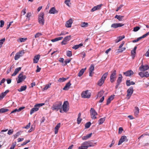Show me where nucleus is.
Instances as JSON below:
<instances>
[{
    "mask_svg": "<svg viewBox=\"0 0 149 149\" xmlns=\"http://www.w3.org/2000/svg\"><path fill=\"white\" fill-rule=\"evenodd\" d=\"M44 104V103L38 104H36L34 107L31 110L30 114L32 115L34 112L37 111L39 109V107L42 106Z\"/></svg>",
    "mask_w": 149,
    "mask_h": 149,
    "instance_id": "f257e3e1",
    "label": "nucleus"
},
{
    "mask_svg": "<svg viewBox=\"0 0 149 149\" xmlns=\"http://www.w3.org/2000/svg\"><path fill=\"white\" fill-rule=\"evenodd\" d=\"M62 104V103L61 102L59 101L56 102L53 105L52 107V109L58 111L61 108Z\"/></svg>",
    "mask_w": 149,
    "mask_h": 149,
    "instance_id": "f03ea898",
    "label": "nucleus"
},
{
    "mask_svg": "<svg viewBox=\"0 0 149 149\" xmlns=\"http://www.w3.org/2000/svg\"><path fill=\"white\" fill-rule=\"evenodd\" d=\"M44 13L43 12L40 13L38 15V21L39 23L41 25H43L44 24Z\"/></svg>",
    "mask_w": 149,
    "mask_h": 149,
    "instance_id": "7ed1b4c3",
    "label": "nucleus"
},
{
    "mask_svg": "<svg viewBox=\"0 0 149 149\" xmlns=\"http://www.w3.org/2000/svg\"><path fill=\"white\" fill-rule=\"evenodd\" d=\"M116 70H112L111 72L110 78V81L111 83L114 82L116 78Z\"/></svg>",
    "mask_w": 149,
    "mask_h": 149,
    "instance_id": "20e7f679",
    "label": "nucleus"
},
{
    "mask_svg": "<svg viewBox=\"0 0 149 149\" xmlns=\"http://www.w3.org/2000/svg\"><path fill=\"white\" fill-rule=\"evenodd\" d=\"M23 72L21 73L18 76V79L17 80V83H19L23 81L26 78V76L23 75Z\"/></svg>",
    "mask_w": 149,
    "mask_h": 149,
    "instance_id": "39448f33",
    "label": "nucleus"
},
{
    "mask_svg": "<svg viewBox=\"0 0 149 149\" xmlns=\"http://www.w3.org/2000/svg\"><path fill=\"white\" fill-rule=\"evenodd\" d=\"M90 112L91 117L93 119H95L97 118L96 116L97 115V113L94 109L91 108L90 110Z\"/></svg>",
    "mask_w": 149,
    "mask_h": 149,
    "instance_id": "423d86ee",
    "label": "nucleus"
},
{
    "mask_svg": "<svg viewBox=\"0 0 149 149\" xmlns=\"http://www.w3.org/2000/svg\"><path fill=\"white\" fill-rule=\"evenodd\" d=\"M24 50L19 51L15 54L14 57V59L15 60H17L20 57L22 56L24 53Z\"/></svg>",
    "mask_w": 149,
    "mask_h": 149,
    "instance_id": "0eeeda50",
    "label": "nucleus"
},
{
    "mask_svg": "<svg viewBox=\"0 0 149 149\" xmlns=\"http://www.w3.org/2000/svg\"><path fill=\"white\" fill-rule=\"evenodd\" d=\"M69 104L67 101H65L62 105V108L63 111L65 112H67L69 110V109L68 107Z\"/></svg>",
    "mask_w": 149,
    "mask_h": 149,
    "instance_id": "6e6552de",
    "label": "nucleus"
},
{
    "mask_svg": "<svg viewBox=\"0 0 149 149\" xmlns=\"http://www.w3.org/2000/svg\"><path fill=\"white\" fill-rule=\"evenodd\" d=\"M81 96L84 98H89L91 96V93L88 90L83 92L81 94Z\"/></svg>",
    "mask_w": 149,
    "mask_h": 149,
    "instance_id": "1a4fd4ad",
    "label": "nucleus"
},
{
    "mask_svg": "<svg viewBox=\"0 0 149 149\" xmlns=\"http://www.w3.org/2000/svg\"><path fill=\"white\" fill-rule=\"evenodd\" d=\"M134 91L133 88L132 86L130 87L127 90V96L128 97V99L130 98Z\"/></svg>",
    "mask_w": 149,
    "mask_h": 149,
    "instance_id": "9d476101",
    "label": "nucleus"
},
{
    "mask_svg": "<svg viewBox=\"0 0 149 149\" xmlns=\"http://www.w3.org/2000/svg\"><path fill=\"white\" fill-rule=\"evenodd\" d=\"M124 43H125V42L124 41H123L122 42L121 44L120 45V46L119 47V49L117 50V52H118V53L122 52L125 50L126 48L125 47L122 48L123 45L124 44Z\"/></svg>",
    "mask_w": 149,
    "mask_h": 149,
    "instance_id": "9b49d317",
    "label": "nucleus"
},
{
    "mask_svg": "<svg viewBox=\"0 0 149 149\" xmlns=\"http://www.w3.org/2000/svg\"><path fill=\"white\" fill-rule=\"evenodd\" d=\"M127 141L128 139H127V137L125 136H123L121 137L120 139L118 145H119L121 144L123 142L125 141L127 142Z\"/></svg>",
    "mask_w": 149,
    "mask_h": 149,
    "instance_id": "f8f14e48",
    "label": "nucleus"
},
{
    "mask_svg": "<svg viewBox=\"0 0 149 149\" xmlns=\"http://www.w3.org/2000/svg\"><path fill=\"white\" fill-rule=\"evenodd\" d=\"M71 36H67L65 37L63 41L61 42L62 45H65L67 43V42L69 41L71 39Z\"/></svg>",
    "mask_w": 149,
    "mask_h": 149,
    "instance_id": "ddd939ff",
    "label": "nucleus"
},
{
    "mask_svg": "<svg viewBox=\"0 0 149 149\" xmlns=\"http://www.w3.org/2000/svg\"><path fill=\"white\" fill-rule=\"evenodd\" d=\"M73 22V20L72 18H70L65 23V26L67 28H70L71 27L72 24Z\"/></svg>",
    "mask_w": 149,
    "mask_h": 149,
    "instance_id": "4468645a",
    "label": "nucleus"
},
{
    "mask_svg": "<svg viewBox=\"0 0 149 149\" xmlns=\"http://www.w3.org/2000/svg\"><path fill=\"white\" fill-rule=\"evenodd\" d=\"M149 69V66L147 65H142L139 68V70L141 71L146 70Z\"/></svg>",
    "mask_w": 149,
    "mask_h": 149,
    "instance_id": "2eb2a0df",
    "label": "nucleus"
},
{
    "mask_svg": "<svg viewBox=\"0 0 149 149\" xmlns=\"http://www.w3.org/2000/svg\"><path fill=\"white\" fill-rule=\"evenodd\" d=\"M124 25V24L120 23H114L112 24L111 26V27L116 29L118 27H121Z\"/></svg>",
    "mask_w": 149,
    "mask_h": 149,
    "instance_id": "dca6fc26",
    "label": "nucleus"
},
{
    "mask_svg": "<svg viewBox=\"0 0 149 149\" xmlns=\"http://www.w3.org/2000/svg\"><path fill=\"white\" fill-rule=\"evenodd\" d=\"M134 73L131 70H130L126 72H123V74L125 76L127 77L130 76L133 74Z\"/></svg>",
    "mask_w": 149,
    "mask_h": 149,
    "instance_id": "f3484780",
    "label": "nucleus"
},
{
    "mask_svg": "<svg viewBox=\"0 0 149 149\" xmlns=\"http://www.w3.org/2000/svg\"><path fill=\"white\" fill-rule=\"evenodd\" d=\"M102 5H103L102 4H100L97 5L96 6H94L91 10V12H93L96 10L100 9Z\"/></svg>",
    "mask_w": 149,
    "mask_h": 149,
    "instance_id": "a211bd4d",
    "label": "nucleus"
},
{
    "mask_svg": "<svg viewBox=\"0 0 149 149\" xmlns=\"http://www.w3.org/2000/svg\"><path fill=\"white\" fill-rule=\"evenodd\" d=\"M58 12V11L56 10L55 8L54 7H53L50 8L49 13L50 14H54L57 13Z\"/></svg>",
    "mask_w": 149,
    "mask_h": 149,
    "instance_id": "6ab92c4d",
    "label": "nucleus"
},
{
    "mask_svg": "<svg viewBox=\"0 0 149 149\" xmlns=\"http://www.w3.org/2000/svg\"><path fill=\"white\" fill-rule=\"evenodd\" d=\"M40 55H38L35 56L33 59V62L34 63H37L40 58Z\"/></svg>",
    "mask_w": 149,
    "mask_h": 149,
    "instance_id": "aec40b11",
    "label": "nucleus"
},
{
    "mask_svg": "<svg viewBox=\"0 0 149 149\" xmlns=\"http://www.w3.org/2000/svg\"><path fill=\"white\" fill-rule=\"evenodd\" d=\"M71 85L70 81H69L66 84L63 90L65 91L68 90L70 88V86Z\"/></svg>",
    "mask_w": 149,
    "mask_h": 149,
    "instance_id": "412c9836",
    "label": "nucleus"
},
{
    "mask_svg": "<svg viewBox=\"0 0 149 149\" xmlns=\"http://www.w3.org/2000/svg\"><path fill=\"white\" fill-rule=\"evenodd\" d=\"M21 67L17 68L15 69L14 73L12 74V76H15L18 72L21 70Z\"/></svg>",
    "mask_w": 149,
    "mask_h": 149,
    "instance_id": "4be33fe9",
    "label": "nucleus"
},
{
    "mask_svg": "<svg viewBox=\"0 0 149 149\" xmlns=\"http://www.w3.org/2000/svg\"><path fill=\"white\" fill-rule=\"evenodd\" d=\"M92 135V133H91L90 134H87L86 136H83L82 137V139L84 140H87L89 138L91 137Z\"/></svg>",
    "mask_w": 149,
    "mask_h": 149,
    "instance_id": "5701e85b",
    "label": "nucleus"
},
{
    "mask_svg": "<svg viewBox=\"0 0 149 149\" xmlns=\"http://www.w3.org/2000/svg\"><path fill=\"white\" fill-rule=\"evenodd\" d=\"M125 36H120L117 38V39L115 40V42L116 43H118L122 40L125 38Z\"/></svg>",
    "mask_w": 149,
    "mask_h": 149,
    "instance_id": "b1692460",
    "label": "nucleus"
},
{
    "mask_svg": "<svg viewBox=\"0 0 149 149\" xmlns=\"http://www.w3.org/2000/svg\"><path fill=\"white\" fill-rule=\"evenodd\" d=\"M114 96V95H111L109 97L107 100V105H108L110 103L111 101L113 99Z\"/></svg>",
    "mask_w": 149,
    "mask_h": 149,
    "instance_id": "393cba45",
    "label": "nucleus"
},
{
    "mask_svg": "<svg viewBox=\"0 0 149 149\" xmlns=\"http://www.w3.org/2000/svg\"><path fill=\"white\" fill-rule=\"evenodd\" d=\"M61 123H58L55 128V134H56L58 133L59 128L60 127Z\"/></svg>",
    "mask_w": 149,
    "mask_h": 149,
    "instance_id": "a878e982",
    "label": "nucleus"
},
{
    "mask_svg": "<svg viewBox=\"0 0 149 149\" xmlns=\"http://www.w3.org/2000/svg\"><path fill=\"white\" fill-rule=\"evenodd\" d=\"M86 68H82V69L79 72V73L78 74V76L79 77H81V76L84 73V72L85 71L86 69Z\"/></svg>",
    "mask_w": 149,
    "mask_h": 149,
    "instance_id": "bb28decb",
    "label": "nucleus"
},
{
    "mask_svg": "<svg viewBox=\"0 0 149 149\" xmlns=\"http://www.w3.org/2000/svg\"><path fill=\"white\" fill-rule=\"evenodd\" d=\"M26 88L27 86L26 85L22 86L21 87V88H20L18 89L17 90L19 92H22V91L25 90L26 89Z\"/></svg>",
    "mask_w": 149,
    "mask_h": 149,
    "instance_id": "cd10ccee",
    "label": "nucleus"
},
{
    "mask_svg": "<svg viewBox=\"0 0 149 149\" xmlns=\"http://www.w3.org/2000/svg\"><path fill=\"white\" fill-rule=\"evenodd\" d=\"M126 84L127 86H129L131 85H134L135 83L133 81H131L130 80H129L126 81Z\"/></svg>",
    "mask_w": 149,
    "mask_h": 149,
    "instance_id": "c85d7f7f",
    "label": "nucleus"
},
{
    "mask_svg": "<svg viewBox=\"0 0 149 149\" xmlns=\"http://www.w3.org/2000/svg\"><path fill=\"white\" fill-rule=\"evenodd\" d=\"M135 111H134V115L136 116H137L139 113V108L137 107H135Z\"/></svg>",
    "mask_w": 149,
    "mask_h": 149,
    "instance_id": "c756f323",
    "label": "nucleus"
},
{
    "mask_svg": "<svg viewBox=\"0 0 149 149\" xmlns=\"http://www.w3.org/2000/svg\"><path fill=\"white\" fill-rule=\"evenodd\" d=\"M104 80L101 78L97 82V85L99 86H101L104 83Z\"/></svg>",
    "mask_w": 149,
    "mask_h": 149,
    "instance_id": "7c9ffc66",
    "label": "nucleus"
},
{
    "mask_svg": "<svg viewBox=\"0 0 149 149\" xmlns=\"http://www.w3.org/2000/svg\"><path fill=\"white\" fill-rule=\"evenodd\" d=\"M123 17L124 16H123L118 15H116L115 17V18H117L120 21H122Z\"/></svg>",
    "mask_w": 149,
    "mask_h": 149,
    "instance_id": "2f4dec72",
    "label": "nucleus"
},
{
    "mask_svg": "<svg viewBox=\"0 0 149 149\" xmlns=\"http://www.w3.org/2000/svg\"><path fill=\"white\" fill-rule=\"evenodd\" d=\"M63 38V37H60L58 38H56L54 39H52L51 40V41L53 42H55L56 41H58L59 40H61Z\"/></svg>",
    "mask_w": 149,
    "mask_h": 149,
    "instance_id": "473e14b6",
    "label": "nucleus"
},
{
    "mask_svg": "<svg viewBox=\"0 0 149 149\" xmlns=\"http://www.w3.org/2000/svg\"><path fill=\"white\" fill-rule=\"evenodd\" d=\"M83 45L82 43H81L79 45H74L72 48L73 49H78L79 48L82 46H83Z\"/></svg>",
    "mask_w": 149,
    "mask_h": 149,
    "instance_id": "72a5a7b5",
    "label": "nucleus"
},
{
    "mask_svg": "<svg viewBox=\"0 0 149 149\" xmlns=\"http://www.w3.org/2000/svg\"><path fill=\"white\" fill-rule=\"evenodd\" d=\"M88 23L85 22H82L80 26L82 27H87L88 26Z\"/></svg>",
    "mask_w": 149,
    "mask_h": 149,
    "instance_id": "f704fd0d",
    "label": "nucleus"
},
{
    "mask_svg": "<svg viewBox=\"0 0 149 149\" xmlns=\"http://www.w3.org/2000/svg\"><path fill=\"white\" fill-rule=\"evenodd\" d=\"M26 38H19L17 40V41L18 42H24L27 40Z\"/></svg>",
    "mask_w": 149,
    "mask_h": 149,
    "instance_id": "c9c22d12",
    "label": "nucleus"
},
{
    "mask_svg": "<svg viewBox=\"0 0 149 149\" xmlns=\"http://www.w3.org/2000/svg\"><path fill=\"white\" fill-rule=\"evenodd\" d=\"M105 118H100L98 121L99 122V125H101L102 124L104 121H105Z\"/></svg>",
    "mask_w": 149,
    "mask_h": 149,
    "instance_id": "e433bc0d",
    "label": "nucleus"
},
{
    "mask_svg": "<svg viewBox=\"0 0 149 149\" xmlns=\"http://www.w3.org/2000/svg\"><path fill=\"white\" fill-rule=\"evenodd\" d=\"M104 93V91L102 90L99 92L97 94V97H101L103 95Z\"/></svg>",
    "mask_w": 149,
    "mask_h": 149,
    "instance_id": "4c0bfd02",
    "label": "nucleus"
},
{
    "mask_svg": "<svg viewBox=\"0 0 149 149\" xmlns=\"http://www.w3.org/2000/svg\"><path fill=\"white\" fill-rule=\"evenodd\" d=\"M8 111V109H6L4 108H3L0 109V113H2L6 112H7Z\"/></svg>",
    "mask_w": 149,
    "mask_h": 149,
    "instance_id": "58836bf2",
    "label": "nucleus"
},
{
    "mask_svg": "<svg viewBox=\"0 0 149 149\" xmlns=\"http://www.w3.org/2000/svg\"><path fill=\"white\" fill-rule=\"evenodd\" d=\"M88 148L90 147L94 146L96 145V143H93L90 141H88Z\"/></svg>",
    "mask_w": 149,
    "mask_h": 149,
    "instance_id": "ea45409f",
    "label": "nucleus"
},
{
    "mask_svg": "<svg viewBox=\"0 0 149 149\" xmlns=\"http://www.w3.org/2000/svg\"><path fill=\"white\" fill-rule=\"evenodd\" d=\"M95 65L93 64H92L89 68V71L93 72L94 69Z\"/></svg>",
    "mask_w": 149,
    "mask_h": 149,
    "instance_id": "a19ab883",
    "label": "nucleus"
},
{
    "mask_svg": "<svg viewBox=\"0 0 149 149\" xmlns=\"http://www.w3.org/2000/svg\"><path fill=\"white\" fill-rule=\"evenodd\" d=\"M70 0H65L64 1V3L68 7H70L71 5V3L70 2Z\"/></svg>",
    "mask_w": 149,
    "mask_h": 149,
    "instance_id": "79ce46f5",
    "label": "nucleus"
},
{
    "mask_svg": "<svg viewBox=\"0 0 149 149\" xmlns=\"http://www.w3.org/2000/svg\"><path fill=\"white\" fill-rule=\"evenodd\" d=\"M136 54V52L135 51H134V50H132L131 51V54L132 58L133 59L134 58Z\"/></svg>",
    "mask_w": 149,
    "mask_h": 149,
    "instance_id": "37998d69",
    "label": "nucleus"
},
{
    "mask_svg": "<svg viewBox=\"0 0 149 149\" xmlns=\"http://www.w3.org/2000/svg\"><path fill=\"white\" fill-rule=\"evenodd\" d=\"M108 74V72H107L105 73L104 74L102 75V77L101 78L103 79L104 80H105V79L106 78Z\"/></svg>",
    "mask_w": 149,
    "mask_h": 149,
    "instance_id": "c03bdc74",
    "label": "nucleus"
},
{
    "mask_svg": "<svg viewBox=\"0 0 149 149\" xmlns=\"http://www.w3.org/2000/svg\"><path fill=\"white\" fill-rule=\"evenodd\" d=\"M91 125V123L90 122H88L85 124V127L87 129Z\"/></svg>",
    "mask_w": 149,
    "mask_h": 149,
    "instance_id": "a18cd8bd",
    "label": "nucleus"
},
{
    "mask_svg": "<svg viewBox=\"0 0 149 149\" xmlns=\"http://www.w3.org/2000/svg\"><path fill=\"white\" fill-rule=\"evenodd\" d=\"M5 38H2L0 40V48H1L3 44V42L5 41Z\"/></svg>",
    "mask_w": 149,
    "mask_h": 149,
    "instance_id": "49530a36",
    "label": "nucleus"
},
{
    "mask_svg": "<svg viewBox=\"0 0 149 149\" xmlns=\"http://www.w3.org/2000/svg\"><path fill=\"white\" fill-rule=\"evenodd\" d=\"M66 55L68 57H71L72 56V52L70 51H67Z\"/></svg>",
    "mask_w": 149,
    "mask_h": 149,
    "instance_id": "de8ad7c7",
    "label": "nucleus"
},
{
    "mask_svg": "<svg viewBox=\"0 0 149 149\" xmlns=\"http://www.w3.org/2000/svg\"><path fill=\"white\" fill-rule=\"evenodd\" d=\"M66 79H67L64 78H60L58 79V81L60 82H63L65 81Z\"/></svg>",
    "mask_w": 149,
    "mask_h": 149,
    "instance_id": "09e8293b",
    "label": "nucleus"
},
{
    "mask_svg": "<svg viewBox=\"0 0 149 149\" xmlns=\"http://www.w3.org/2000/svg\"><path fill=\"white\" fill-rule=\"evenodd\" d=\"M88 148V146H83L81 145V146H80L79 147L78 149H87Z\"/></svg>",
    "mask_w": 149,
    "mask_h": 149,
    "instance_id": "8fccbe9b",
    "label": "nucleus"
},
{
    "mask_svg": "<svg viewBox=\"0 0 149 149\" xmlns=\"http://www.w3.org/2000/svg\"><path fill=\"white\" fill-rule=\"evenodd\" d=\"M140 28V27L139 26H136L134 28L133 31L134 32H136L138 31Z\"/></svg>",
    "mask_w": 149,
    "mask_h": 149,
    "instance_id": "3c124183",
    "label": "nucleus"
},
{
    "mask_svg": "<svg viewBox=\"0 0 149 149\" xmlns=\"http://www.w3.org/2000/svg\"><path fill=\"white\" fill-rule=\"evenodd\" d=\"M88 141H85L84 142H83V143H82L81 145L83 146H88Z\"/></svg>",
    "mask_w": 149,
    "mask_h": 149,
    "instance_id": "603ef678",
    "label": "nucleus"
},
{
    "mask_svg": "<svg viewBox=\"0 0 149 149\" xmlns=\"http://www.w3.org/2000/svg\"><path fill=\"white\" fill-rule=\"evenodd\" d=\"M122 78L121 77H118L117 81V83L120 84L122 81Z\"/></svg>",
    "mask_w": 149,
    "mask_h": 149,
    "instance_id": "864d4df0",
    "label": "nucleus"
},
{
    "mask_svg": "<svg viewBox=\"0 0 149 149\" xmlns=\"http://www.w3.org/2000/svg\"><path fill=\"white\" fill-rule=\"evenodd\" d=\"M42 34L40 33H36L35 35V38H37L39 37L40 36H41Z\"/></svg>",
    "mask_w": 149,
    "mask_h": 149,
    "instance_id": "5fc2aeb1",
    "label": "nucleus"
},
{
    "mask_svg": "<svg viewBox=\"0 0 149 149\" xmlns=\"http://www.w3.org/2000/svg\"><path fill=\"white\" fill-rule=\"evenodd\" d=\"M141 39V38L140 37L139 38H138L136 39H135L134 40H133L132 42H134V43L136 42H138V41H139V40H140Z\"/></svg>",
    "mask_w": 149,
    "mask_h": 149,
    "instance_id": "6e6d98bb",
    "label": "nucleus"
},
{
    "mask_svg": "<svg viewBox=\"0 0 149 149\" xmlns=\"http://www.w3.org/2000/svg\"><path fill=\"white\" fill-rule=\"evenodd\" d=\"M149 35V31L141 37V39L144 38Z\"/></svg>",
    "mask_w": 149,
    "mask_h": 149,
    "instance_id": "4d7b16f0",
    "label": "nucleus"
},
{
    "mask_svg": "<svg viewBox=\"0 0 149 149\" xmlns=\"http://www.w3.org/2000/svg\"><path fill=\"white\" fill-rule=\"evenodd\" d=\"M82 119L81 118L78 117L77 118V123L78 124H79L81 121Z\"/></svg>",
    "mask_w": 149,
    "mask_h": 149,
    "instance_id": "13d9d810",
    "label": "nucleus"
},
{
    "mask_svg": "<svg viewBox=\"0 0 149 149\" xmlns=\"http://www.w3.org/2000/svg\"><path fill=\"white\" fill-rule=\"evenodd\" d=\"M30 140H28L27 141H25V142H24L22 144H21V146H23L24 145H26L27 143H28L29 142H30Z\"/></svg>",
    "mask_w": 149,
    "mask_h": 149,
    "instance_id": "bf43d9fd",
    "label": "nucleus"
},
{
    "mask_svg": "<svg viewBox=\"0 0 149 149\" xmlns=\"http://www.w3.org/2000/svg\"><path fill=\"white\" fill-rule=\"evenodd\" d=\"M20 134V133L19 132H17L14 135V139L16 138Z\"/></svg>",
    "mask_w": 149,
    "mask_h": 149,
    "instance_id": "052dcab7",
    "label": "nucleus"
},
{
    "mask_svg": "<svg viewBox=\"0 0 149 149\" xmlns=\"http://www.w3.org/2000/svg\"><path fill=\"white\" fill-rule=\"evenodd\" d=\"M123 131V129L122 127H120L118 129V134H120Z\"/></svg>",
    "mask_w": 149,
    "mask_h": 149,
    "instance_id": "680f3d73",
    "label": "nucleus"
},
{
    "mask_svg": "<svg viewBox=\"0 0 149 149\" xmlns=\"http://www.w3.org/2000/svg\"><path fill=\"white\" fill-rule=\"evenodd\" d=\"M13 132V130H9L8 132V134L9 135L12 134Z\"/></svg>",
    "mask_w": 149,
    "mask_h": 149,
    "instance_id": "e2e57ef3",
    "label": "nucleus"
},
{
    "mask_svg": "<svg viewBox=\"0 0 149 149\" xmlns=\"http://www.w3.org/2000/svg\"><path fill=\"white\" fill-rule=\"evenodd\" d=\"M50 85L47 84L46 86L43 89L44 90H47L48 88L50 87Z\"/></svg>",
    "mask_w": 149,
    "mask_h": 149,
    "instance_id": "0e129e2a",
    "label": "nucleus"
},
{
    "mask_svg": "<svg viewBox=\"0 0 149 149\" xmlns=\"http://www.w3.org/2000/svg\"><path fill=\"white\" fill-rule=\"evenodd\" d=\"M0 27H2L4 24V21L3 20H1L0 21Z\"/></svg>",
    "mask_w": 149,
    "mask_h": 149,
    "instance_id": "69168bd1",
    "label": "nucleus"
},
{
    "mask_svg": "<svg viewBox=\"0 0 149 149\" xmlns=\"http://www.w3.org/2000/svg\"><path fill=\"white\" fill-rule=\"evenodd\" d=\"M30 123H29L26 126L23 127V128H24L25 129H28L30 127Z\"/></svg>",
    "mask_w": 149,
    "mask_h": 149,
    "instance_id": "338daca9",
    "label": "nucleus"
},
{
    "mask_svg": "<svg viewBox=\"0 0 149 149\" xmlns=\"http://www.w3.org/2000/svg\"><path fill=\"white\" fill-rule=\"evenodd\" d=\"M145 74V77H149V74L147 72H146L145 73H144Z\"/></svg>",
    "mask_w": 149,
    "mask_h": 149,
    "instance_id": "774afa93",
    "label": "nucleus"
}]
</instances>
